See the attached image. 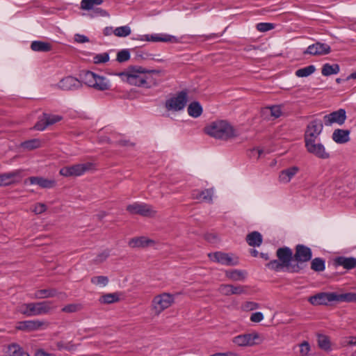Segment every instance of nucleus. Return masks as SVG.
I'll list each match as a JSON object with an SVG mask.
<instances>
[{
	"label": "nucleus",
	"instance_id": "nucleus-1",
	"mask_svg": "<svg viewBox=\"0 0 356 356\" xmlns=\"http://www.w3.org/2000/svg\"><path fill=\"white\" fill-rule=\"evenodd\" d=\"M277 259L270 261L266 266L275 272L284 270L291 273H299L306 266L305 263L312 258V251L310 248L298 244L295 247V253L286 246L279 248L276 251Z\"/></svg>",
	"mask_w": 356,
	"mask_h": 356
},
{
	"label": "nucleus",
	"instance_id": "nucleus-2",
	"mask_svg": "<svg viewBox=\"0 0 356 356\" xmlns=\"http://www.w3.org/2000/svg\"><path fill=\"white\" fill-rule=\"evenodd\" d=\"M312 305H328L331 302H356V293L321 292L309 298Z\"/></svg>",
	"mask_w": 356,
	"mask_h": 356
},
{
	"label": "nucleus",
	"instance_id": "nucleus-3",
	"mask_svg": "<svg viewBox=\"0 0 356 356\" xmlns=\"http://www.w3.org/2000/svg\"><path fill=\"white\" fill-rule=\"evenodd\" d=\"M145 73L159 74L161 70H147L141 66L130 65L127 68V72H118L115 75L119 76L122 81L130 85L144 88V82L145 81L143 79V74Z\"/></svg>",
	"mask_w": 356,
	"mask_h": 356
},
{
	"label": "nucleus",
	"instance_id": "nucleus-4",
	"mask_svg": "<svg viewBox=\"0 0 356 356\" xmlns=\"http://www.w3.org/2000/svg\"><path fill=\"white\" fill-rule=\"evenodd\" d=\"M204 132L213 138L223 140H227L236 136L233 127L225 120L211 122L204 127Z\"/></svg>",
	"mask_w": 356,
	"mask_h": 356
},
{
	"label": "nucleus",
	"instance_id": "nucleus-5",
	"mask_svg": "<svg viewBox=\"0 0 356 356\" xmlns=\"http://www.w3.org/2000/svg\"><path fill=\"white\" fill-rule=\"evenodd\" d=\"M55 307L51 301H42L22 304L19 309L21 314L26 316H38L49 313Z\"/></svg>",
	"mask_w": 356,
	"mask_h": 356
},
{
	"label": "nucleus",
	"instance_id": "nucleus-6",
	"mask_svg": "<svg viewBox=\"0 0 356 356\" xmlns=\"http://www.w3.org/2000/svg\"><path fill=\"white\" fill-rule=\"evenodd\" d=\"M188 92L186 90L179 92L175 97L166 100L165 107L168 111H179L187 103Z\"/></svg>",
	"mask_w": 356,
	"mask_h": 356
},
{
	"label": "nucleus",
	"instance_id": "nucleus-7",
	"mask_svg": "<svg viewBox=\"0 0 356 356\" xmlns=\"http://www.w3.org/2000/svg\"><path fill=\"white\" fill-rule=\"evenodd\" d=\"M173 302L174 297L170 293H163L155 296L152 300V307L155 314L159 315L163 310L170 307Z\"/></svg>",
	"mask_w": 356,
	"mask_h": 356
},
{
	"label": "nucleus",
	"instance_id": "nucleus-8",
	"mask_svg": "<svg viewBox=\"0 0 356 356\" xmlns=\"http://www.w3.org/2000/svg\"><path fill=\"white\" fill-rule=\"evenodd\" d=\"M323 123L321 120H314L310 122L305 133V143L316 141L323 130Z\"/></svg>",
	"mask_w": 356,
	"mask_h": 356
},
{
	"label": "nucleus",
	"instance_id": "nucleus-9",
	"mask_svg": "<svg viewBox=\"0 0 356 356\" xmlns=\"http://www.w3.org/2000/svg\"><path fill=\"white\" fill-rule=\"evenodd\" d=\"M127 211L131 214H138L145 217H152L156 214V211L152 209V207L145 203L135 202L129 204Z\"/></svg>",
	"mask_w": 356,
	"mask_h": 356
},
{
	"label": "nucleus",
	"instance_id": "nucleus-10",
	"mask_svg": "<svg viewBox=\"0 0 356 356\" xmlns=\"http://www.w3.org/2000/svg\"><path fill=\"white\" fill-rule=\"evenodd\" d=\"M91 165V163H82L65 166L60 170L59 173L64 177L80 176L88 170Z\"/></svg>",
	"mask_w": 356,
	"mask_h": 356
},
{
	"label": "nucleus",
	"instance_id": "nucleus-11",
	"mask_svg": "<svg viewBox=\"0 0 356 356\" xmlns=\"http://www.w3.org/2000/svg\"><path fill=\"white\" fill-rule=\"evenodd\" d=\"M48 323L40 320L24 321L17 323L16 328L24 332H32L46 328Z\"/></svg>",
	"mask_w": 356,
	"mask_h": 356
},
{
	"label": "nucleus",
	"instance_id": "nucleus-12",
	"mask_svg": "<svg viewBox=\"0 0 356 356\" xmlns=\"http://www.w3.org/2000/svg\"><path fill=\"white\" fill-rule=\"evenodd\" d=\"M305 143V147L307 152L318 159H327L330 157L328 152H326L324 145L321 143H316V141L307 142Z\"/></svg>",
	"mask_w": 356,
	"mask_h": 356
},
{
	"label": "nucleus",
	"instance_id": "nucleus-13",
	"mask_svg": "<svg viewBox=\"0 0 356 356\" xmlns=\"http://www.w3.org/2000/svg\"><path fill=\"white\" fill-rule=\"evenodd\" d=\"M346 120V112L343 108H340L336 111H333L323 117L324 124L326 126H330L333 123L342 125L345 122Z\"/></svg>",
	"mask_w": 356,
	"mask_h": 356
},
{
	"label": "nucleus",
	"instance_id": "nucleus-14",
	"mask_svg": "<svg viewBox=\"0 0 356 356\" xmlns=\"http://www.w3.org/2000/svg\"><path fill=\"white\" fill-rule=\"evenodd\" d=\"M208 257L211 261L220 264L222 265L232 266L237 264V261H234L232 257L228 253L218 251L209 253Z\"/></svg>",
	"mask_w": 356,
	"mask_h": 356
},
{
	"label": "nucleus",
	"instance_id": "nucleus-15",
	"mask_svg": "<svg viewBox=\"0 0 356 356\" xmlns=\"http://www.w3.org/2000/svg\"><path fill=\"white\" fill-rule=\"evenodd\" d=\"M258 339H259L258 333H248L234 337L233 342L239 346H252L258 343L255 341Z\"/></svg>",
	"mask_w": 356,
	"mask_h": 356
},
{
	"label": "nucleus",
	"instance_id": "nucleus-16",
	"mask_svg": "<svg viewBox=\"0 0 356 356\" xmlns=\"http://www.w3.org/2000/svg\"><path fill=\"white\" fill-rule=\"evenodd\" d=\"M247 286L237 285L234 286L232 284H220L218 289L219 292L227 296L232 295H241L247 293Z\"/></svg>",
	"mask_w": 356,
	"mask_h": 356
},
{
	"label": "nucleus",
	"instance_id": "nucleus-17",
	"mask_svg": "<svg viewBox=\"0 0 356 356\" xmlns=\"http://www.w3.org/2000/svg\"><path fill=\"white\" fill-rule=\"evenodd\" d=\"M331 51L330 45L326 43L317 42L313 44L309 45L305 51H303L304 54L310 55H326Z\"/></svg>",
	"mask_w": 356,
	"mask_h": 356
},
{
	"label": "nucleus",
	"instance_id": "nucleus-18",
	"mask_svg": "<svg viewBox=\"0 0 356 356\" xmlns=\"http://www.w3.org/2000/svg\"><path fill=\"white\" fill-rule=\"evenodd\" d=\"M58 86L63 90H76L82 87V83L79 79L68 76L62 79L58 83Z\"/></svg>",
	"mask_w": 356,
	"mask_h": 356
},
{
	"label": "nucleus",
	"instance_id": "nucleus-19",
	"mask_svg": "<svg viewBox=\"0 0 356 356\" xmlns=\"http://www.w3.org/2000/svg\"><path fill=\"white\" fill-rule=\"evenodd\" d=\"M28 181L31 184H37L42 188H52L56 184L54 179H48L42 177H30L25 181V183Z\"/></svg>",
	"mask_w": 356,
	"mask_h": 356
},
{
	"label": "nucleus",
	"instance_id": "nucleus-20",
	"mask_svg": "<svg viewBox=\"0 0 356 356\" xmlns=\"http://www.w3.org/2000/svg\"><path fill=\"white\" fill-rule=\"evenodd\" d=\"M333 265L335 267L341 266L345 269L350 270L356 267V258L343 256L337 257L334 259Z\"/></svg>",
	"mask_w": 356,
	"mask_h": 356
},
{
	"label": "nucleus",
	"instance_id": "nucleus-21",
	"mask_svg": "<svg viewBox=\"0 0 356 356\" xmlns=\"http://www.w3.org/2000/svg\"><path fill=\"white\" fill-rule=\"evenodd\" d=\"M175 37L170 35H140L136 40L148 42H171Z\"/></svg>",
	"mask_w": 356,
	"mask_h": 356
},
{
	"label": "nucleus",
	"instance_id": "nucleus-22",
	"mask_svg": "<svg viewBox=\"0 0 356 356\" xmlns=\"http://www.w3.org/2000/svg\"><path fill=\"white\" fill-rule=\"evenodd\" d=\"M350 130L348 129H335L332 134V140L338 144H343L350 140Z\"/></svg>",
	"mask_w": 356,
	"mask_h": 356
},
{
	"label": "nucleus",
	"instance_id": "nucleus-23",
	"mask_svg": "<svg viewBox=\"0 0 356 356\" xmlns=\"http://www.w3.org/2000/svg\"><path fill=\"white\" fill-rule=\"evenodd\" d=\"M60 295L63 298H66L67 296L64 293H58L55 289H40L35 292L34 298L37 299L49 298Z\"/></svg>",
	"mask_w": 356,
	"mask_h": 356
},
{
	"label": "nucleus",
	"instance_id": "nucleus-24",
	"mask_svg": "<svg viewBox=\"0 0 356 356\" xmlns=\"http://www.w3.org/2000/svg\"><path fill=\"white\" fill-rule=\"evenodd\" d=\"M154 244L153 240L149 239L145 236L134 237L129 241V245L133 248H146Z\"/></svg>",
	"mask_w": 356,
	"mask_h": 356
},
{
	"label": "nucleus",
	"instance_id": "nucleus-25",
	"mask_svg": "<svg viewBox=\"0 0 356 356\" xmlns=\"http://www.w3.org/2000/svg\"><path fill=\"white\" fill-rule=\"evenodd\" d=\"M247 243L252 247H259L263 242L262 235L257 231H254L246 236Z\"/></svg>",
	"mask_w": 356,
	"mask_h": 356
},
{
	"label": "nucleus",
	"instance_id": "nucleus-26",
	"mask_svg": "<svg viewBox=\"0 0 356 356\" xmlns=\"http://www.w3.org/2000/svg\"><path fill=\"white\" fill-rule=\"evenodd\" d=\"M20 175L19 170L3 173L0 175V186H9L15 182L13 179L15 177Z\"/></svg>",
	"mask_w": 356,
	"mask_h": 356
},
{
	"label": "nucleus",
	"instance_id": "nucleus-27",
	"mask_svg": "<svg viewBox=\"0 0 356 356\" xmlns=\"http://www.w3.org/2000/svg\"><path fill=\"white\" fill-rule=\"evenodd\" d=\"M298 170L299 168L298 167L293 166L281 171L279 176L280 181L283 183L289 182Z\"/></svg>",
	"mask_w": 356,
	"mask_h": 356
},
{
	"label": "nucleus",
	"instance_id": "nucleus-28",
	"mask_svg": "<svg viewBox=\"0 0 356 356\" xmlns=\"http://www.w3.org/2000/svg\"><path fill=\"white\" fill-rule=\"evenodd\" d=\"M31 49L34 51L48 52L52 50V46L49 42L35 40L31 42Z\"/></svg>",
	"mask_w": 356,
	"mask_h": 356
},
{
	"label": "nucleus",
	"instance_id": "nucleus-29",
	"mask_svg": "<svg viewBox=\"0 0 356 356\" xmlns=\"http://www.w3.org/2000/svg\"><path fill=\"white\" fill-rule=\"evenodd\" d=\"M93 88L99 91H106L111 89L110 81L104 76L97 74Z\"/></svg>",
	"mask_w": 356,
	"mask_h": 356
},
{
	"label": "nucleus",
	"instance_id": "nucleus-30",
	"mask_svg": "<svg viewBox=\"0 0 356 356\" xmlns=\"http://www.w3.org/2000/svg\"><path fill=\"white\" fill-rule=\"evenodd\" d=\"M261 114L264 118H266L270 115L275 118H277L281 116L282 111L280 106H273L263 108L261 111Z\"/></svg>",
	"mask_w": 356,
	"mask_h": 356
},
{
	"label": "nucleus",
	"instance_id": "nucleus-31",
	"mask_svg": "<svg viewBox=\"0 0 356 356\" xmlns=\"http://www.w3.org/2000/svg\"><path fill=\"white\" fill-rule=\"evenodd\" d=\"M7 354L8 356H30L29 353L24 352L23 348L16 343L8 345Z\"/></svg>",
	"mask_w": 356,
	"mask_h": 356
},
{
	"label": "nucleus",
	"instance_id": "nucleus-32",
	"mask_svg": "<svg viewBox=\"0 0 356 356\" xmlns=\"http://www.w3.org/2000/svg\"><path fill=\"white\" fill-rule=\"evenodd\" d=\"M225 275L227 278L233 281H243L245 280L247 273L245 271L234 269L227 270Z\"/></svg>",
	"mask_w": 356,
	"mask_h": 356
},
{
	"label": "nucleus",
	"instance_id": "nucleus-33",
	"mask_svg": "<svg viewBox=\"0 0 356 356\" xmlns=\"http://www.w3.org/2000/svg\"><path fill=\"white\" fill-rule=\"evenodd\" d=\"M193 196L194 199L210 202L212 201L213 191L211 189H205L202 191H194Z\"/></svg>",
	"mask_w": 356,
	"mask_h": 356
},
{
	"label": "nucleus",
	"instance_id": "nucleus-34",
	"mask_svg": "<svg viewBox=\"0 0 356 356\" xmlns=\"http://www.w3.org/2000/svg\"><path fill=\"white\" fill-rule=\"evenodd\" d=\"M340 71V67L338 64L335 63L330 65V63H325L321 69V73L325 76H328L332 74H337Z\"/></svg>",
	"mask_w": 356,
	"mask_h": 356
},
{
	"label": "nucleus",
	"instance_id": "nucleus-35",
	"mask_svg": "<svg viewBox=\"0 0 356 356\" xmlns=\"http://www.w3.org/2000/svg\"><path fill=\"white\" fill-rule=\"evenodd\" d=\"M188 113L193 118H198L202 113V107L198 102H193L188 106Z\"/></svg>",
	"mask_w": 356,
	"mask_h": 356
},
{
	"label": "nucleus",
	"instance_id": "nucleus-36",
	"mask_svg": "<svg viewBox=\"0 0 356 356\" xmlns=\"http://www.w3.org/2000/svg\"><path fill=\"white\" fill-rule=\"evenodd\" d=\"M97 74L91 71H87L82 74L83 82L88 86L93 88L94 83L97 79Z\"/></svg>",
	"mask_w": 356,
	"mask_h": 356
},
{
	"label": "nucleus",
	"instance_id": "nucleus-37",
	"mask_svg": "<svg viewBox=\"0 0 356 356\" xmlns=\"http://www.w3.org/2000/svg\"><path fill=\"white\" fill-rule=\"evenodd\" d=\"M325 268V261L323 258L316 257L312 260L311 269L316 272L323 271Z\"/></svg>",
	"mask_w": 356,
	"mask_h": 356
},
{
	"label": "nucleus",
	"instance_id": "nucleus-38",
	"mask_svg": "<svg viewBox=\"0 0 356 356\" xmlns=\"http://www.w3.org/2000/svg\"><path fill=\"white\" fill-rule=\"evenodd\" d=\"M41 142L39 139L34 138L26 140L21 143V147L27 150H33L40 147Z\"/></svg>",
	"mask_w": 356,
	"mask_h": 356
},
{
	"label": "nucleus",
	"instance_id": "nucleus-39",
	"mask_svg": "<svg viewBox=\"0 0 356 356\" xmlns=\"http://www.w3.org/2000/svg\"><path fill=\"white\" fill-rule=\"evenodd\" d=\"M316 70V67L313 65H308L305 67L298 69L296 71V75L298 77H307L313 74Z\"/></svg>",
	"mask_w": 356,
	"mask_h": 356
},
{
	"label": "nucleus",
	"instance_id": "nucleus-40",
	"mask_svg": "<svg viewBox=\"0 0 356 356\" xmlns=\"http://www.w3.org/2000/svg\"><path fill=\"white\" fill-rule=\"evenodd\" d=\"M119 300V296L118 293H106L101 296L99 302L104 304H111L116 302Z\"/></svg>",
	"mask_w": 356,
	"mask_h": 356
},
{
	"label": "nucleus",
	"instance_id": "nucleus-41",
	"mask_svg": "<svg viewBox=\"0 0 356 356\" xmlns=\"http://www.w3.org/2000/svg\"><path fill=\"white\" fill-rule=\"evenodd\" d=\"M318 346L324 350H327L330 348V339L326 335L321 334H318Z\"/></svg>",
	"mask_w": 356,
	"mask_h": 356
},
{
	"label": "nucleus",
	"instance_id": "nucleus-42",
	"mask_svg": "<svg viewBox=\"0 0 356 356\" xmlns=\"http://www.w3.org/2000/svg\"><path fill=\"white\" fill-rule=\"evenodd\" d=\"M103 0H82L81 2V8L85 10H90L93 8L95 5H100Z\"/></svg>",
	"mask_w": 356,
	"mask_h": 356
},
{
	"label": "nucleus",
	"instance_id": "nucleus-43",
	"mask_svg": "<svg viewBox=\"0 0 356 356\" xmlns=\"http://www.w3.org/2000/svg\"><path fill=\"white\" fill-rule=\"evenodd\" d=\"M131 29L129 26L117 27L113 31V33L118 37H126L131 34Z\"/></svg>",
	"mask_w": 356,
	"mask_h": 356
},
{
	"label": "nucleus",
	"instance_id": "nucleus-44",
	"mask_svg": "<svg viewBox=\"0 0 356 356\" xmlns=\"http://www.w3.org/2000/svg\"><path fill=\"white\" fill-rule=\"evenodd\" d=\"M143 79L145 82H144V88H150L153 86H155L158 84L157 81L152 76V74L145 73Z\"/></svg>",
	"mask_w": 356,
	"mask_h": 356
},
{
	"label": "nucleus",
	"instance_id": "nucleus-45",
	"mask_svg": "<svg viewBox=\"0 0 356 356\" xmlns=\"http://www.w3.org/2000/svg\"><path fill=\"white\" fill-rule=\"evenodd\" d=\"M130 59V52L129 49H122L118 52L116 60L119 63H124Z\"/></svg>",
	"mask_w": 356,
	"mask_h": 356
},
{
	"label": "nucleus",
	"instance_id": "nucleus-46",
	"mask_svg": "<svg viewBox=\"0 0 356 356\" xmlns=\"http://www.w3.org/2000/svg\"><path fill=\"white\" fill-rule=\"evenodd\" d=\"M43 117L45 118L46 124L48 126L53 125L62 119V117L60 115H50L46 113H43Z\"/></svg>",
	"mask_w": 356,
	"mask_h": 356
},
{
	"label": "nucleus",
	"instance_id": "nucleus-47",
	"mask_svg": "<svg viewBox=\"0 0 356 356\" xmlns=\"http://www.w3.org/2000/svg\"><path fill=\"white\" fill-rule=\"evenodd\" d=\"M81 308L82 307L80 304H69L63 307L61 311L65 313H74L81 310Z\"/></svg>",
	"mask_w": 356,
	"mask_h": 356
},
{
	"label": "nucleus",
	"instance_id": "nucleus-48",
	"mask_svg": "<svg viewBox=\"0 0 356 356\" xmlns=\"http://www.w3.org/2000/svg\"><path fill=\"white\" fill-rule=\"evenodd\" d=\"M256 28L260 32H266L273 29L275 24L273 23L261 22L257 24Z\"/></svg>",
	"mask_w": 356,
	"mask_h": 356
},
{
	"label": "nucleus",
	"instance_id": "nucleus-49",
	"mask_svg": "<svg viewBox=\"0 0 356 356\" xmlns=\"http://www.w3.org/2000/svg\"><path fill=\"white\" fill-rule=\"evenodd\" d=\"M91 282L97 285L106 286L108 282V278L106 276H96L91 279Z\"/></svg>",
	"mask_w": 356,
	"mask_h": 356
},
{
	"label": "nucleus",
	"instance_id": "nucleus-50",
	"mask_svg": "<svg viewBox=\"0 0 356 356\" xmlns=\"http://www.w3.org/2000/svg\"><path fill=\"white\" fill-rule=\"evenodd\" d=\"M109 60V54L108 53H103L97 54L94 57V63L95 64L105 63Z\"/></svg>",
	"mask_w": 356,
	"mask_h": 356
},
{
	"label": "nucleus",
	"instance_id": "nucleus-51",
	"mask_svg": "<svg viewBox=\"0 0 356 356\" xmlns=\"http://www.w3.org/2000/svg\"><path fill=\"white\" fill-rule=\"evenodd\" d=\"M242 309L245 312L252 311L259 307V305L254 302H245L241 306Z\"/></svg>",
	"mask_w": 356,
	"mask_h": 356
},
{
	"label": "nucleus",
	"instance_id": "nucleus-52",
	"mask_svg": "<svg viewBox=\"0 0 356 356\" xmlns=\"http://www.w3.org/2000/svg\"><path fill=\"white\" fill-rule=\"evenodd\" d=\"M48 127V124H46V120L43 117V115L39 118L38 121L34 125V129L37 131H43Z\"/></svg>",
	"mask_w": 356,
	"mask_h": 356
},
{
	"label": "nucleus",
	"instance_id": "nucleus-53",
	"mask_svg": "<svg viewBox=\"0 0 356 356\" xmlns=\"http://www.w3.org/2000/svg\"><path fill=\"white\" fill-rule=\"evenodd\" d=\"M92 17H97V16H102V17H106L108 16V13L106 10H103L100 8H95L92 9V13L90 14Z\"/></svg>",
	"mask_w": 356,
	"mask_h": 356
},
{
	"label": "nucleus",
	"instance_id": "nucleus-54",
	"mask_svg": "<svg viewBox=\"0 0 356 356\" xmlns=\"http://www.w3.org/2000/svg\"><path fill=\"white\" fill-rule=\"evenodd\" d=\"M47 207L44 203H37L33 209V212L36 214H41L47 210Z\"/></svg>",
	"mask_w": 356,
	"mask_h": 356
},
{
	"label": "nucleus",
	"instance_id": "nucleus-55",
	"mask_svg": "<svg viewBox=\"0 0 356 356\" xmlns=\"http://www.w3.org/2000/svg\"><path fill=\"white\" fill-rule=\"evenodd\" d=\"M263 319H264V315L260 312L252 313L250 316V321L254 323H259Z\"/></svg>",
	"mask_w": 356,
	"mask_h": 356
},
{
	"label": "nucleus",
	"instance_id": "nucleus-56",
	"mask_svg": "<svg viewBox=\"0 0 356 356\" xmlns=\"http://www.w3.org/2000/svg\"><path fill=\"white\" fill-rule=\"evenodd\" d=\"M310 350V346L308 342L304 341L300 344V353L302 356L306 355Z\"/></svg>",
	"mask_w": 356,
	"mask_h": 356
},
{
	"label": "nucleus",
	"instance_id": "nucleus-57",
	"mask_svg": "<svg viewBox=\"0 0 356 356\" xmlns=\"http://www.w3.org/2000/svg\"><path fill=\"white\" fill-rule=\"evenodd\" d=\"M109 254V250H106L97 255L96 261L98 262H102L108 257Z\"/></svg>",
	"mask_w": 356,
	"mask_h": 356
},
{
	"label": "nucleus",
	"instance_id": "nucleus-58",
	"mask_svg": "<svg viewBox=\"0 0 356 356\" xmlns=\"http://www.w3.org/2000/svg\"><path fill=\"white\" fill-rule=\"evenodd\" d=\"M74 40L76 42L79 43H84L89 42V38L87 36L81 34H76L74 35Z\"/></svg>",
	"mask_w": 356,
	"mask_h": 356
},
{
	"label": "nucleus",
	"instance_id": "nucleus-59",
	"mask_svg": "<svg viewBox=\"0 0 356 356\" xmlns=\"http://www.w3.org/2000/svg\"><path fill=\"white\" fill-rule=\"evenodd\" d=\"M149 56H150V54H149L148 53L138 51H136V59H146Z\"/></svg>",
	"mask_w": 356,
	"mask_h": 356
},
{
	"label": "nucleus",
	"instance_id": "nucleus-60",
	"mask_svg": "<svg viewBox=\"0 0 356 356\" xmlns=\"http://www.w3.org/2000/svg\"><path fill=\"white\" fill-rule=\"evenodd\" d=\"M35 356H56L54 354L48 353L42 349H38L35 353Z\"/></svg>",
	"mask_w": 356,
	"mask_h": 356
},
{
	"label": "nucleus",
	"instance_id": "nucleus-61",
	"mask_svg": "<svg viewBox=\"0 0 356 356\" xmlns=\"http://www.w3.org/2000/svg\"><path fill=\"white\" fill-rule=\"evenodd\" d=\"M116 144L120 146H128V145H134V144L131 143L129 140H120L116 142Z\"/></svg>",
	"mask_w": 356,
	"mask_h": 356
},
{
	"label": "nucleus",
	"instance_id": "nucleus-62",
	"mask_svg": "<svg viewBox=\"0 0 356 356\" xmlns=\"http://www.w3.org/2000/svg\"><path fill=\"white\" fill-rule=\"evenodd\" d=\"M99 142L102 143H111V139L106 136H102L99 137Z\"/></svg>",
	"mask_w": 356,
	"mask_h": 356
},
{
	"label": "nucleus",
	"instance_id": "nucleus-63",
	"mask_svg": "<svg viewBox=\"0 0 356 356\" xmlns=\"http://www.w3.org/2000/svg\"><path fill=\"white\" fill-rule=\"evenodd\" d=\"M56 346L60 350L62 349L70 350V348L67 346H65L63 341H58L56 343Z\"/></svg>",
	"mask_w": 356,
	"mask_h": 356
},
{
	"label": "nucleus",
	"instance_id": "nucleus-64",
	"mask_svg": "<svg viewBox=\"0 0 356 356\" xmlns=\"http://www.w3.org/2000/svg\"><path fill=\"white\" fill-rule=\"evenodd\" d=\"M113 29L111 26H107L104 29V35H110L113 33Z\"/></svg>",
	"mask_w": 356,
	"mask_h": 356
}]
</instances>
